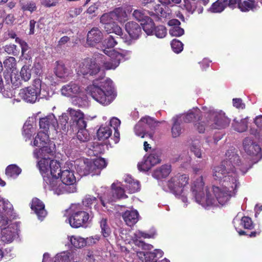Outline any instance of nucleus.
<instances>
[{
    "label": "nucleus",
    "mask_w": 262,
    "mask_h": 262,
    "mask_svg": "<svg viewBox=\"0 0 262 262\" xmlns=\"http://www.w3.org/2000/svg\"><path fill=\"white\" fill-rule=\"evenodd\" d=\"M225 155V159L212 169L213 178L219 182L220 187L213 186L211 189L204 187L202 176L191 184V190L195 202L205 208L226 205L239 185L237 170L245 172V168L239 164V157L234 148L227 150Z\"/></svg>",
    "instance_id": "nucleus-1"
},
{
    "label": "nucleus",
    "mask_w": 262,
    "mask_h": 262,
    "mask_svg": "<svg viewBox=\"0 0 262 262\" xmlns=\"http://www.w3.org/2000/svg\"><path fill=\"white\" fill-rule=\"evenodd\" d=\"M37 167L43 177L45 189L58 195L76 191V177L71 162L61 167L57 160L44 159L37 162Z\"/></svg>",
    "instance_id": "nucleus-2"
},
{
    "label": "nucleus",
    "mask_w": 262,
    "mask_h": 262,
    "mask_svg": "<svg viewBox=\"0 0 262 262\" xmlns=\"http://www.w3.org/2000/svg\"><path fill=\"white\" fill-rule=\"evenodd\" d=\"M100 79H96L93 84L87 86L86 91L92 97L103 105L110 104L115 98V93L112 81L110 79H103V71L101 72Z\"/></svg>",
    "instance_id": "nucleus-3"
},
{
    "label": "nucleus",
    "mask_w": 262,
    "mask_h": 262,
    "mask_svg": "<svg viewBox=\"0 0 262 262\" xmlns=\"http://www.w3.org/2000/svg\"><path fill=\"white\" fill-rule=\"evenodd\" d=\"M53 94L49 86L39 78L33 80L32 86L21 89L19 93V96L23 100L32 103L38 101L40 99L48 100Z\"/></svg>",
    "instance_id": "nucleus-4"
},
{
    "label": "nucleus",
    "mask_w": 262,
    "mask_h": 262,
    "mask_svg": "<svg viewBox=\"0 0 262 262\" xmlns=\"http://www.w3.org/2000/svg\"><path fill=\"white\" fill-rule=\"evenodd\" d=\"M189 180V178L187 174H178L166 182L167 188H164L165 190H169L180 200L184 204V207H187L189 203L188 186Z\"/></svg>",
    "instance_id": "nucleus-5"
},
{
    "label": "nucleus",
    "mask_w": 262,
    "mask_h": 262,
    "mask_svg": "<svg viewBox=\"0 0 262 262\" xmlns=\"http://www.w3.org/2000/svg\"><path fill=\"white\" fill-rule=\"evenodd\" d=\"M33 145L39 148L35 149L33 152L34 157L38 160V162L44 159H52L50 156H53L55 153V145L49 140L47 133L39 132L34 140Z\"/></svg>",
    "instance_id": "nucleus-6"
},
{
    "label": "nucleus",
    "mask_w": 262,
    "mask_h": 262,
    "mask_svg": "<svg viewBox=\"0 0 262 262\" xmlns=\"http://www.w3.org/2000/svg\"><path fill=\"white\" fill-rule=\"evenodd\" d=\"M66 215L68 218L66 222L73 228H78L83 226L93 217L92 212L90 214L84 211L82 205L74 204L66 210Z\"/></svg>",
    "instance_id": "nucleus-7"
},
{
    "label": "nucleus",
    "mask_w": 262,
    "mask_h": 262,
    "mask_svg": "<svg viewBox=\"0 0 262 262\" xmlns=\"http://www.w3.org/2000/svg\"><path fill=\"white\" fill-rule=\"evenodd\" d=\"M105 55L98 54L95 55V60L100 67L102 64L105 70H115L120 64V61L125 58L126 55H129L131 52L127 51L119 53L115 50L105 49L103 50Z\"/></svg>",
    "instance_id": "nucleus-8"
},
{
    "label": "nucleus",
    "mask_w": 262,
    "mask_h": 262,
    "mask_svg": "<svg viewBox=\"0 0 262 262\" xmlns=\"http://www.w3.org/2000/svg\"><path fill=\"white\" fill-rule=\"evenodd\" d=\"M202 110L206 116V123L211 128L222 129L229 125L230 120L222 111L206 106H203Z\"/></svg>",
    "instance_id": "nucleus-9"
},
{
    "label": "nucleus",
    "mask_w": 262,
    "mask_h": 262,
    "mask_svg": "<svg viewBox=\"0 0 262 262\" xmlns=\"http://www.w3.org/2000/svg\"><path fill=\"white\" fill-rule=\"evenodd\" d=\"M123 184L119 182L114 183L112 185V190L104 193L100 197L101 204L106 209L107 208V204L112 203L118 199H125L127 195L125 194V190L123 188Z\"/></svg>",
    "instance_id": "nucleus-10"
},
{
    "label": "nucleus",
    "mask_w": 262,
    "mask_h": 262,
    "mask_svg": "<svg viewBox=\"0 0 262 262\" xmlns=\"http://www.w3.org/2000/svg\"><path fill=\"white\" fill-rule=\"evenodd\" d=\"M76 71L78 75L83 76L96 75L100 72L99 66L95 60V56L93 59L88 58L79 63Z\"/></svg>",
    "instance_id": "nucleus-11"
},
{
    "label": "nucleus",
    "mask_w": 262,
    "mask_h": 262,
    "mask_svg": "<svg viewBox=\"0 0 262 262\" xmlns=\"http://www.w3.org/2000/svg\"><path fill=\"white\" fill-rule=\"evenodd\" d=\"M200 110L197 107H194L189 110L185 115H180L179 116H182L181 119L186 123L198 121V122L194 124V126L200 133H203L205 130L206 123L200 119Z\"/></svg>",
    "instance_id": "nucleus-12"
},
{
    "label": "nucleus",
    "mask_w": 262,
    "mask_h": 262,
    "mask_svg": "<svg viewBox=\"0 0 262 262\" xmlns=\"http://www.w3.org/2000/svg\"><path fill=\"white\" fill-rule=\"evenodd\" d=\"M156 126L157 123L152 118L145 117L142 118L135 125L134 131L137 136L143 138L149 132L148 129L153 130Z\"/></svg>",
    "instance_id": "nucleus-13"
},
{
    "label": "nucleus",
    "mask_w": 262,
    "mask_h": 262,
    "mask_svg": "<svg viewBox=\"0 0 262 262\" xmlns=\"http://www.w3.org/2000/svg\"><path fill=\"white\" fill-rule=\"evenodd\" d=\"M67 112L71 119L69 124L73 130H74V128L86 127V119L81 111L69 108Z\"/></svg>",
    "instance_id": "nucleus-14"
},
{
    "label": "nucleus",
    "mask_w": 262,
    "mask_h": 262,
    "mask_svg": "<svg viewBox=\"0 0 262 262\" xmlns=\"http://www.w3.org/2000/svg\"><path fill=\"white\" fill-rule=\"evenodd\" d=\"M160 152L157 150H154L148 156L144 157L142 162L138 164V168L140 171H147L155 165L161 161Z\"/></svg>",
    "instance_id": "nucleus-15"
},
{
    "label": "nucleus",
    "mask_w": 262,
    "mask_h": 262,
    "mask_svg": "<svg viewBox=\"0 0 262 262\" xmlns=\"http://www.w3.org/2000/svg\"><path fill=\"white\" fill-rule=\"evenodd\" d=\"M233 224L239 235H243L246 233L242 230V227L245 229H252L254 227L251 218L248 216H242L239 213L234 218Z\"/></svg>",
    "instance_id": "nucleus-16"
},
{
    "label": "nucleus",
    "mask_w": 262,
    "mask_h": 262,
    "mask_svg": "<svg viewBox=\"0 0 262 262\" xmlns=\"http://www.w3.org/2000/svg\"><path fill=\"white\" fill-rule=\"evenodd\" d=\"M155 234L156 231L155 230H152L149 233H146L140 230H138L134 233V236L132 237V238L136 245L139 247H141L144 250H151L153 248V246L150 244L145 243L140 239L141 238H154Z\"/></svg>",
    "instance_id": "nucleus-17"
},
{
    "label": "nucleus",
    "mask_w": 262,
    "mask_h": 262,
    "mask_svg": "<svg viewBox=\"0 0 262 262\" xmlns=\"http://www.w3.org/2000/svg\"><path fill=\"white\" fill-rule=\"evenodd\" d=\"M39 126L40 129H43V132L47 133L49 129L58 132L59 128L57 120L52 113L40 119Z\"/></svg>",
    "instance_id": "nucleus-18"
},
{
    "label": "nucleus",
    "mask_w": 262,
    "mask_h": 262,
    "mask_svg": "<svg viewBox=\"0 0 262 262\" xmlns=\"http://www.w3.org/2000/svg\"><path fill=\"white\" fill-rule=\"evenodd\" d=\"M83 91V88L77 82L72 81L62 86L60 92L62 95L66 97H75L81 94Z\"/></svg>",
    "instance_id": "nucleus-19"
},
{
    "label": "nucleus",
    "mask_w": 262,
    "mask_h": 262,
    "mask_svg": "<svg viewBox=\"0 0 262 262\" xmlns=\"http://www.w3.org/2000/svg\"><path fill=\"white\" fill-rule=\"evenodd\" d=\"M17 225L12 223L1 230V240L5 243L11 242L17 234Z\"/></svg>",
    "instance_id": "nucleus-20"
},
{
    "label": "nucleus",
    "mask_w": 262,
    "mask_h": 262,
    "mask_svg": "<svg viewBox=\"0 0 262 262\" xmlns=\"http://www.w3.org/2000/svg\"><path fill=\"white\" fill-rule=\"evenodd\" d=\"M244 150L248 155L256 156L260 153V146L251 138H246L243 142Z\"/></svg>",
    "instance_id": "nucleus-21"
},
{
    "label": "nucleus",
    "mask_w": 262,
    "mask_h": 262,
    "mask_svg": "<svg viewBox=\"0 0 262 262\" xmlns=\"http://www.w3.org/2000/svg\"><path fill=\"white\" fill-rule=\"evenodd\" d=\"M31 208L40 221H42L47 214L45 209V204L37 198H34L32 200Z\"/></svg>",
    "instance_id": "nucleus-22"
},
{
    "label": "nucleus",
    "mask_w": 262,
    "mask_h": 262,
    "mask_svg": "<svg viewBox=\"0 0 262 262\" xmlns=\"http://www.w3.org/2000/svg\"><path fill=\"white\" fill-rule=\"evenodd\" d=\"M107 163L103 158L96 159L94 161L89 160L90 174L92 176L99 175L101 170L106 166Z\"/></svg>",
    "instance_id": "nucleus-23"
},
{
    "label": "nucleus",
    "mask_w": 262,
    "mask_h": 262,
    "mask_svg": "<svg viewBox=\"0 0 262 262\" xmlns=\"http://www.w3.org/2000/svg\"><path fill=\"white\" fill-rule=\"evenodd\" d=\"M102 38L103 34L101 31L98 28H93L88 33L86 42L90 46H95Z\"/></svg>",
    "instance_id": "nucleus-24"
},
{
    "label": "nucleus",
    "mask_w": 262,
    "mask_h": 262,
    "mask_svg": "<svg viewBox=\"0 0 262 262\" xmlns=\"http://www.w3.org/2000/svg\"><path fill=\"white\" fill-rule=\"evenodd\" d=\"M122 218L126 224L132 226L136 224L139 219V214L137 210H127L122 214Z\"/></svg>",
    "instance_id": "nucleus-25"
},
{
    "label": "nucleus",
    "mask_w": 262,
    "mask_h": 262,
    "mask_svg": "<svg viewBox=\"0 0 262 262\" xmlns=\"http://www.w3.org/2000/svg\"><path fill=\"white\" fill-rule=\"evenodd\" d=\"M125 29L130 37L134 39H138L141 33V28L140 25L133 21L127 23Z\"/></svg>",
    "instance_id": "nucleus-26"
},
{
    "label": "nucleus",
    "mask_w": 262,
    "mask_h": 262,
    "mask_svg": "<svg viewBox=\"0 0 262 262\" xmlns=\"http://www.w3.org/2000/svg\"><path fill=\"white\" fill-rule=\"evenodd\" d=\"M123 187H125L129 193H135L140 189L139 182L134 180L130 176H125L124 178Z\"/></svg>",
    "instance_id": "nucleus-27"
},
{
    "label": "nucleus",
    "mask_w": 262,
    "mask_h": 262,
    "mask_svg": "<svg viewBox=\"0 0 262 262\" xmlns=\"http://www.w3.org/2000/svg\"><path fill=\"white\" fill-rule=\"evenodd\" d=\"M56 66L54 70L55 75L60 78L64 79L68 77L72 74L71 69L60 61L56 62Z\"/></svg>",
    "instance_id": "nucleus-28"
},
{
    "label": "nucleus",
    "mask_w": 262,
    "mask_h": 262,
    "mask_svg": "<svg viewBox=\"0 0 262 262\" xmlns=\"http://www.w3.org/2000/svg\"><path fill=\"white\" fill-rule=\"evenodd\" d=\"M99 200H100V197ZM82 203L83 205L90 209H92V206H94V209L98 212L99 211L100 207L103 206L101 204V202L99 204L98 200L96 197L91 195H86L82 201Z\"/></svg>",
    "instance_id": "nucleus-29"
},
{
    "label": "nucleus",
    "mask_w": 262,
    "mask_h": 262,
    "mask_svg": "<svg viewBox=\"0 0 262 262\" xmlns=\"http://www.w3.org/2000/svg\"><path fill=\"white\" fill-rule=\"evenodd\" d=\"M68 244L70 248L80 249L86 245L85 239L78 236H69Z\"/></svg>",
    "instance_id": "nucleus-30"
},
{
    "label": "nucleus",
    "mask_w": 262,
    "mask_h": 262,
    "mask_svg": "<svg viewBox=\"0 0 262 262\" xmlns=\"http://www.w3.org/2000/svg\"><path fill=\"white\" fill-rule=\"evenodd\" d=\"M189 149L191 152L198 158L203 159L206 158L205 153L201 148L200 142L199 140H194L192 141L189 145Z\"/></svg>",
    "instance_id": "nucleus-31"
},
{
    "label": "nucleus",
    "mask_w": 262,
    "mask_h": 262,
    "mask_svg": "<svg viewBox=\"0 0 262 262\" xmlns=\"http://www.w3.org/2000/svg\"><path fill=\"white\" fill-rule=\"evenodd\" d=\"M181 117L182 116H177L173 117L172 119V125L171 129V132L173 138L178 137L181 134Z\"/></svg>",
    "instance_id": "nucleus-32"
},
{
    "label": "nucleus",
    "mask_w": 262,
    "mask_h": 262,
    "mask_svg": "<svg viewBox=\"0 0 262 262\" xmlns=\"http://www.w3.org/2000/svg\"><path fill=\"white\" fill-rule=\"evenodd\" d=\"M257 4L255 0H239L238 3V8L242 12L254 11L256 9Z\"/></svg>",
    "instance_id": "nucleus-33"
},
{
    "label": "nucleus",
    "mask_w": 262,
    "mask_h": 262,
    "mask_svg": "<svg viewBox=\"0 0 262 262\" xmlns=\"http://www.w3.org/2000/svg\"><path fill=\"white\" fill-rule=\"evenodd\" d=\"M184 6L186 10L190 14H193L196 12L198 14H201L203 11V8L199 5L195 0H189L184 2Z\"/></svg>",
    "instance_id": "nucleus-34"
},
{
    "label": "nucleus",
    "mask_w": 262,
    "mask_h": 262,
    "mask_svg": "<svg viewBox=\"0 0 262 262\" xmlns=\"http://www.w3.org/2000/svg\"><path fill=\"white\" fill-rule=\"evenodd\" d=\"M171 171L170 165L165 164L156 169L153 172L152 176L154 178L160 179L167 177Z\"/></svg>",
    "instance_id": "nucleus-35"
},
{
    "label": "nucleus",
    "mask_w": 262,
    "mask_h": 262,
    "mask_svg": "<svg viewBox=\"0 0 262 262\" xmlns=\"http://www.w3.org/2000/svg\"><path fill=\"white\" fill-rule=\"evenodd\" d=\"M113 17L115 20L120 23H124L128 19V15L123 8L119 7L113 11Z\"/></svg>",
    "instance_id": "nucleus-36"
},
{
    "label": "nucleus",
    "mask_w": 262,
    "mask_h": 262,
    "mask_svg": "<svg viewBox=\"0 0 262 262\" xmlns=\"http://www.w3.org/2000/svg\"><path fill=\"white\" fill-rule=\"evenodd\" d=\"M227 6V0H217L212 4L208 10L212 13H221Z\"/></svg>",
    "instance_id": "nucleus-37"
},
{
    "label": "nucleus",
    "mask_w": 262,
    "mask_h": 262,
    "mask_svg": "<svg viewBox=\"0 0 262 262\" xmlns=\"http://www.w3.org/2000/svg\"><path fill=\"white\" fill-rule=\"evenodd\" d=\"M71 162L73 163V168H75L76 169L79 175H88L89 171L85 169L86 159L76 160Z\"/></svg>",
    "instance_id": "nucleus-38"
},
{
    "label": "nucleus",
    "mask_w": 262,
    "mask_h": 262,
    "mask_svg": "<svg viewBox=\"0 0 262 262\" xmlns=\"http://www.w3.org/2000/svg\"><path fill=\"white\" fill-rule=\"evenodd\" d=\"M112 130L109 125H102L97 131V137L99 140L108 139L112 135Z\"/></svg>",
    "instance_id": "nucleus-39"
},
{
    "label": "nucleus",
    "mask_w": 262,
    "mask_h": 262,
    "mask_svg": "<svg viewBox=\"0 0 262 262\" xmlns=\"http://www.w3.org/2000/svg\"><path fill=\"white\" fill-rule=\"evenodd\" d=\"M232 127L235 130L238 132H244L248 128V121L246 118L242 119L240 121L235 119L232 123Z\"/></svg>",
    "instance_id": "nucleus-40"
},
{
    "label": "nucleus",
    "mask_w": 262,
    "mask_h": 262,
    "mask_svg": "<svg viewBox=\"0 0 262 262\" xmlns=\"http://www.w3.org/2000/svg\"><path fill=\"white\" fill-rule=\"evenodd\" d=\"M104 29L107 33H114L120 36L123 35L122 29L114 21L105 24Z\"/></svg>",
    "instance_id": "nucleus-41"
},
{
    "label": "nucleus",
    "mask_w": 262,
    "mask_h": 262,
    "mask_svg": "<svg viewBox=\"0 0 262 262\" xmlns=\"http://www.w3.org/2000/svg\"><path fill=\"white\" fill-rule=\"evenodd\" d=\"M21 169L15 164L10 165L6 169V176L11 179H15L20 173Z\"/></svg>",
    "instance_id": "nucleus-42"
},
{
    "label": "nucleus",
    "mask_w": 262,
    "mask_h": 262,
    "mask_svg": "<svg viewBox=\"0 0 262 262\" xmlns=\"http://www.w3.org/2000/svg\"><path fill=\"white\" fill-rule=\"evenodd\" d=\"M141 25L142 26L143 30L147 35H150L154 34L155 24L149 17L143 22L141 23Z\"/></svg>",
    "instance_id": "nucleus-43"
},
{
    "label": "nucleus",
    "mask_w": 262,
    "mask_h": 262,
    "mask_svg": "<svg viewBox=\"0 0 262 262\" xmlns=\"http://www.w3.org/2000/svg\"><path fill=\"white\" fill-rule=\"evenodd\" d=\"M72 253L64 251L57 253L54 257V262H70L72 259Z\"/></svg>",
    "instance_id": "nucleus-44"
},
{
    "label": "nucleus",
    "mask_w": 262,
    "mask_h": 262,
    "mask_svg": "<svg viewBox=\"0 0 262 262\" xmlns=\"http://www.w3.org/2000/svg\"><path fill=\"white\" fill-rule=\"evenodd\" d=\"M137 255L143 262H156V254L155 253L148 252H139Z\"/></svg>",
    "instance_id": "nucleus-45"
},
{
    "label": "nucleus",
    "mask_w": 262,
    "mask_h": 262,
    "mask_svg": "<svg viewBox=\"0 0 262 262\" xmlns=\"http://www.w3.org/2000/svg\"><path fill=\"white\" fill-rule=\"evenodd\" d=\"M69 117L66 113H63L62 115L59 117V128L58 131L56 132V133H64L67 131V129L68 127V123Z\"/></svg>",
    "instance_id": "nucleus-46"
},
{
    "label": "nucleus",
    "mask_w": 262,
    "mask_h": 262,
    "mask_svg": "<svg viewBox=\"0 0 262 262\" xmlns=\"http://www.w3.org/2000/svg\"><path fill=\"white\" fill-rule=\"evenodd\" d=\"M85 128L86 127L75 128L76 129H78V131L77 133V138L81 142H87L90 139V135Z\"/></svg>",
    "instance_id": "nucleus-47"
},
{
    "label": "nucleus",
    "mask_w": 262,
    "mask_h": 262,
    "mask_svg": "<svg viewBox=\"0 0 262 262\" xmlns=\"http://www.w3.org/2000/svg\"><path fill=\"white\" fill-rule=\"evenodd\" d=\"M30 65L25 64L21 69L19 73L21 77V79L25 82L29 81L31 77V70Z\"/></svg>",
    "instance_id": "nucleus-48"
},
{
    "label": "nucleus",
    "mask_w": 262,
    "mask_h": 262,
    "mask_svg": "<svg viewBox=\"0 0 262 262\" xmlns=\"http://www.w3.org/2000/svg\"><path fill=\"white\" fill-rule=\"evenodd\" d=\"M8 77H9L11 82L15 88L19 87L22 84L23 80L21 79L20 75L17 72H11L10 75Z\"/></svg>",
    "instance_id": "nucleus-49"
},
{
    "label": "nucleus",
    "mask_w": 262,
    "mask_h": 262,
    "mask_svg": "<svg viewBox=\"0 0 262 262\" xmlns=\"http://www.w3.org/2000/svg\"><path fill=\"white\" fill-rule=\"evenodd\" d=\"M20 6L23 11H28L31 13L35 11L36 10V3L33 1H27L25 3L20 2Z\"/></svg>",
    "instance_id": "nucleus-50"
},
{
    "label": "nucleus",
    "mask_w": 262,
    "mask_h": 262,
    "mask_svg": "<svg viewBox=\"0 0 262 262\" xmlns=\"http://www.w3.org/2000/svg\"><path fill=\"white\" fill-rule=\"evenodd\" d=\"M30 122V120L27 121L23 126V134L28 139L30 138L32 133L35 131V128Z\"/></svg>",
    "instance_id": "nucleus-51"
},
{
    "label": "nucleus",
    "mask_w": 262,
    "mask_h": 262,
    "mask_svg": "<svg viewBox=\"0 0 262 262\" xmlns=\"http://www.w3.org/2000/svg\"><path fill=\"white\" fill-rule=\"evenodd\" d=\"M5 68L11 72L14 71L16 69V61L14 57H9L4 61Z\"/></svg>",
    "instance_id": "nucleus-52"
},
{
    "label": "nucleus",
    "mask_w": 262,
    "mask_h": 262,
    "mask_svg": "<svg viewBox=\"0 0 262 262\" xmlns=\"http://www.w3.org/2000/svg\"><path fill=\"white\" fill-rule=\"evenodd\" d=\"M82 7L71 8L66 13V16L68 20H71V18L76 17L79 15L82 11Z\"/></svg>",
    "instance_id": "nucleus-53"
},
{
    "label": "nucleus",
    "mask_w": 262,
    "mask_h": 262,
    "mask_svg": "<svg viewBox=\"0 0 262 262\" xmlns=\"http://www.w3.org/2000/svg\"><path fill=\"white\" fill-rule=\"evenodd\" d=\"M133 15L136 19L141 23L143 22L149 17L146 15V12L142 10H135L133 13Z\"/></svg>",
    "instance_id": "nucleus-54"
},
{
    "label": "nucleus",
    "mask_w": 262,
    "mask_h": 262,
    "mask_svg": "<svg viewBox=\"0 0 262 262\" xmlns=\"http://www.w3.org/2000/svg\"><path fill=\"white\" fill-rule=\"evenodd\" d=\"M154 33L157 37L163 38L167 34V30L163 26H158L157 27H155Z\"/></svg>",
    "instance_id": "nucleus-55"
},
{
    "label": "nucleus",
    "mask_w": 262,
    "mask_h": 262,
    "mask_svg": "<svg viewBox=\"0 0 262 262\" xmlns=\"http://www.w3.org/2000/svg\"><path fill=\"white\" fill-rule=\"evenodd\" d=\"M171 47L174 52L180 53L183 50V44L177 39H173L171 42Z\"/></svg>",
    "instance_id": "nucleus-56"
},
{
    "label": "nucleus",
    "mask_w": 262,
    "mask_h": 262,
    "mask_svg": "<svg viewBox=\"0 0 262 262\" xmlns=\"http://www.w3.org/2000/svg\"><path fill=\"white\" fill-rule=\"evenodd\" d=\"M100 227L101 228V233L104 237H106L111 233V229L107 224V220L102 219L100 222Z\"/></svg>",
    "instance_id": "nucleus-57"
},
{
    "label": "nucleus",
    "mask_w": 262,
    "mask_h": 262,
    "mask_svg": "<svg viewBox=\"0 0 262 262\" xmlns=\"http://www.w3.org/2000/svg\"><path fill=\"white\" fill-rule=\"evenodd\" d=\"M74 99L72 101V103L78 107H83L87 105L86 97L84 96L83 97H79L76 96Z\"/></svg>",
    "instance_id": "nucleus-58"
},
{
    "label": "nucleus",
    "mask_w": 262,
    "mask_h": 262,
    "mask_svg": "<svg viewBox=\"0 0 262 262\" xmlns=\"http://www.w3.org/2000/svg\"><path fill=\"white\" fill-rule=\"evenodd\" d=\"M115 21L113 17V11L108 13H105L103 14L100 18V22L103 24H107Z\"/></svg>",
    "instance_id": "nucleus-59"
},
{
    "label": "nucleus",
    "mask_w": 262,
    "mask_h": 262,
    "mask_svg": "<svg viewBox=\"0 0 262 262\" xmlns=\"http://www.w3.org/2000/svg\"><path fill=\"white\" fill-rule=\"evenodd\" d=\"M184 33L183 29L179 26H174L169 30V34L173 36H180Z\"/></svg>",
    "instance_id": "nucleus-60"
},
{
    "label": "nucleus",
    "mask_w": 262,
    "mask_h": 262,
    "mask_svg": "<svg viewBox=\"0 0 262 262\" xmlns=\"http://www.w3.org/2000/svg\"><path fill=\"white\" fill-rule=\"evenodd\" d=\"M104 41L108 49L114 48L117 43V40L112 35H110Z\"/></svg>",
    "instance_id": "nucleus-61"
},
{
    "label": "nucleus",
    "mask_w": 262,
    "mask_h": 262,
    "mask_svg": "<svg viewBox=\"0 0 262 262\" xmlns=\"http://www.w3.org/2000/svg\"><path fill=\"white\" fill-rule=\"evenodd\" d=\"M191 158L189 155L188 152H184L181 154L178 157V161H181L184 164L189 163L191 161Z\"/></svg>",
    "instance_id": "nucleus-62"
},
{
    "label": "nucleus",
    "mask_w": 262,
    "mask_h": 262,
    "mask_svg": "<svg viewBox=\"0 0 262 262\" xmlns=\"http://www.w3.org/2000/svg\"><path fill=\"white\" fill-rule=\"evenodd\" d=\"M233 105L238 109H244L245 107V104L243 102L241 98L233 99Z\"/></svg>",
    "instance_id": "nucleus-63"
},
{
    "label": "nucleus",
    "mask_w": 262,
    "mask_h": 262,
    "mask_svg": "<svg viewBox=\"0 0 262 262\" xmlns=\"http://www.w3.org/2000/svg\"><path fill=\"white\" fill-rule=\"evenodd\" d=\"M20 46L21 49L22 56L26 59H30L31 58L30 56L26 53L29 49L28 44L24 41Z\"/></svg>",
    "instance_id": "nucleus-64"
}]
</instances>
